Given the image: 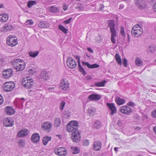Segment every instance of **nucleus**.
Masks as SVG:
<instances>
[{"label": "nucleus", "mask_w": 156, "mask_h": 156, "mask_svg": "<svg viewBox=\"0 0 156 156\" xmlns=\"http://www.w3.org/2000/svg\"><path fill=\"white\" fill-rule=\"evenodd\" d=\"M66 129L67 131L69 132H72V133L78 131V129H75L69 123L67 125Z\"/></svg>", "instance_id": "b1692460"}, {"label": "nucleus", "mask_w": 156, "mask_h": 156, "mask_svg": "<svg viewBox=\"0 0 156 156\" xmlns=\"http://www.w3.org/2000/svg\"><path fill=\"white\" fill-rule=\"evenodd\" d=\"M155 51V48L153 46H149L147 49L148 54L153 53Z\"/></svg>", "instance_id": "4c0bfd02"}, {"label": "nucleus", "mask_w": 156, "mask_h": 156, "mask_svg": "<svg viewBox=\"0 0 156 156\" xmlns=\"http://www.w3.org/2000/svg\"><path fill=\"white\" fill-rule=\"evenodd\" d=\"M154 132L156 134V126H155L154 128Z\"/></svg>", "instance_id": "774afa93"}, {"label": "nucleus", "mask_w": 156, "mask_h": 156, "mask_svg": "<svg viewBox=\"0 0 156 156\" xmlns=\"http://www.w3.org/2000/svg\"><path fill=\"white\" fill-rule=\"evenodd\" d=\"M101 124L100 122L99 121H96L94 123L93 126L97 129H98L101 127Z\"/></svg>", "instance_id": "a19ab883"}, {"label": "nucleus", "mask_w": 156, "mask_h": 156, "mask_svg": "<svg viewBox=\"0 0 156 156\" xmlns=\"http://www.w3.org/2000/svg\"><path fill=\"white\" fill-rule=\"evenodd\" d=\"M106 105L109 109L111 110V112L110 114L111 115H112L116 113L117 109L114 103H107L106 104Z\"/></svg>", "instance_id": "4468645a"}, {"label": "nucleus", "mask_w": 156, "mask_h": 156, "mask_svg": "<svg viewBox=\"0 0 156 156\" xmlns=\"http://www.w3.org/2000/svg\"><path fill=\"white\" fill-rule=\"evenodd\" d=\"M95 109L94 108H90L88 109V112L90 114V115L93 116L95 114Z\"/></svg>", "instance_id": "37998d69"}, {"label": "nucleus", "mask_w": 156, "mask_h": 156, "mask_svg": "<svg viewBox=\"0 0 156 156\" xmlns=\"http://www.w3.org/2000/svg\"><path fill=\"white\" fill-rule=\"evenodd\" d=\"M28 134V130L26 129H23L20 130L18 133V137H24Z\"/></svg>", "instance_id": "6ab92c4d"}, {"label": "nucleus", "mask_w": 156, "mask_h": 156, "mask_svg": "<svg viewBox=\"0 0 156 156\" xmlns=\"http://www.w3.org/2000/svg\"><path fill=\"white\" fill-rule=\"evenodd\" d=\"M69 123L75 129H78V123L77 121L73 120L70 121Z\"/></svg>", "instance_id": "c85d7f7f"}, {"label": "nucleus", "mask_w": 156, "mask_h": 156, "mask_svg": "<svg viewBox=\"0 0 156 156\" xmlns=\"http://www.w3.org/2000/svg\"><path fill=\"white\" fill-rule=\"evenodd\" d=\"M28 71L31 74H33L34 72V70L33 69H29Z\"/></svg>", "instance_id": "052dcab7"}, {"label": "nucleus", "mask_w": 156, "mask_h": 156, "mask_svg": "<svg viewBox=\"0 0 156 156\" xmlns=\"http://www.w3.org/2000/svg\"><path fill=\"white\" fill-rule=\"evenodd\" d=\"M151 113L152 116L154 118H156V109L153 111Z\"/></svg>", "instance_id": "5fc2aeb1"}, {"label": "nucleus", "mask_w": 156, "mask_h": 156, "mask_svg": "<svg viewBox=\"0 0 156 156\" xmlns=\"http://www.w3.org/2000/svg\"><path fill=\"white\" fill-rule=\"evenodd\" d=\"M87 50L90 52H91V53H93V49L90 48H87Z\"/></svg>", "instance_id": "bf43d9fd"}, {"label": "nucleus", "mask_w": 156, "mask_h": 156, "mask_svg": "<svg viewBox=\"0 0 156 156\" xmlns=\"http://www.w3.org/2000/svg\"><path fill=\"white\" fill-rule=\"evenodd\" d=\"M3 102V99L2 96L0 94V105H1Z\"/></svg>", "instance_id": "4d7b16f0"}, {"label": "nucleus", "mask_w": 156, "mask_h": 156, "mask_svg": "<svg viewBox=\"0 0 156 156\" xmlns=\"http://www.w3.org/2000/svg\"><path fill=\"white\" fill-rule=\"evenodd\" d=\"M115 24L113 21H110L109 23L108 26L110 27V30L111 33V40L113 44L115 43V37L118 34L115 28Z\"/></svg>", "instance_id": "f03ea898"}, {"label": "nucleus", "mask_w": 156, "mask_h": 156, "mask_svg": "<svg viewBox=\"0 0 156 156\" xmlns=\"http://www.w3.org/2000/svg\"><path fill=\"white\" fill-rule=\"evenodd\" d=\"M104 7V6L103 5L101 4L100 5V9L101 10H102L103 9Z\"/></svg>", "instance_id": "e2e57ef3"}, {"label": "nucleus", "mask_w": 156, "mask_h": 156, "mask_svg": "<svg viewBox=\"0 0 156 156\" xmlns=\"http://www.w3.org/2000/svg\"><path fill=\"white\" fill-rule=\"evenodd\" d=\"M123 64L124 66L126 67L127 64V61L126 59L124 58H123Z\"/></svg>", "instance_id": "603ef678"}, {"label": "nucleus", "mask_w": 156, "mask_h": 156, "mask_svg": "<svg viewBox=\"0 0 156 156\" xmlns=\"http://www.w3.org/2000/svg\"><path fill=\"white\" fill-rule=\"evenodd\" d=\"M55 87L53 86L49 87L48 88L49 90L51 92H53L54 91Z\"/></svg>", "instance_id": "6e6d98bb"}, {"label": "nucleus", "mask_w": 156, "mask_h": 156, "mask_svg": "<svg viewBox=\"0 0 156 156\" xmlns=\"http://www.w3.org/2000/svg\"><path fill=\"white\" fill-rule=\"evenodd\" d=\"M49 24L46 21H42L40 22L38 24V27L40 28H47L49 27Z\"/></svg>", "instance_id": "4be33fe9"}, {"label": "nucleus", "mask_w": 156, "mask_h": 156, "mask_svg": "<svg viewBox=\"0 0 156 156\" xmlns=\"http://www.w3.org/2000/svg\"><path fill=\"white\" fill-rule=\"evenodd\" d=\"M3 125L6 127L12 126L14 125V121L10 118H6L4 120Z\"/></svg>", "instance_id": "2eb2a0df"}, {"label": "nucleus", "mask_w": 156, "mask_h": 156, "mask_svg": "<svg viewBox=\"0 0 156 156\" xmlns=\"http://www.w3.org/2000/svg\"><path fill=\"white\" fill-rule=\"evenodd\" d=\"M135 62L136 65L138 66H142L143 63L142 60L138 57L136 58Z\"/></svg>", "instance_id": "c756f323"}, {"label": "nucleus", "mask_w": 156, "mask_h": 156, "mask_svg": "<svg viewBox=\"0 0 156 156\" xmlns=\"http://www.w3.org/2000/svg\"><path fill=\"white\" fill-rule=\"evenodd\" d=\"M115 101L117 104L119 105L124 104L125 102L124 99H122L119 97L115 98Z\"/></svg>", "instance_id": "bb28decb"}, {"label": "nucleus", "mask_w": 156, "mask_h": 156, "mask_svg": "<svg viewBox=\"0 0 156 156\" xmlns=\"http://www.w3.org/2000/svg\"><path fill=\"white\" fill-rule=\"evenodd\" d=\"M135 2L137 7L141 10L147 8V2L145 0H135Z\"/></svg>", "instance_id": "39448f33"}, {"label": "nucleus", "mask_w": 156, "mask_h": 156, "mask_svg": "<svg viewBox=\"0 0 156 156\" xmlns=\"http://www.w3.org/2000/svg\"><path fill=\"white\" fill-rule=\"evenodd\" d=\"M153 8L154 11L156 12V2L154 4L153 7Z\"/></svg>", "instance_id": "69168bd1"}, {"label": "nucleus", "mask_w": 156, "mask_h": 156, "mask_svg": "<svg viewBox=\"0 0 156 156\" xmlns=\"http://www.w3.org/2000/svg\"><path fill=\"white\" fill-rule=\"evenodd\" d=\"M50 12L52 13H56L59 12L58 8L55 5L51 6L48 7Z\"/></svg>", "instance_id": "5701e85b"}, {"label": "nucleus", "mask_w": 156, "mask_h": 156, "mask_svg": "<svg viewBox=\"0 0 156 156\" xmlns=\"http://www.w3.org/2000/svg\"><path fill=\"white\" fill-rule=\"evenodd\" d=\"M18 143L20 147H23L25 145L24 141L23 140H19L18 141Z\"/></svg>", "instance_id": "79ce46f5"}, {"label": "nucleus", "mask_w": 156, "mask_h": 156, "mask_svg": "<svg viewBox=\"0 0 156 156\" xmlns=\"http://www.w3.org/2000/svg\"><path fill=\"white\" fill-rule=\"evenodd\" d=\"M71 149L73 151L72 153L73 154H78L80 151V149L77 147H71Z\"/></svg>", "instance_id": "58836bf2"}, {"label": "nucleus", "mask_w": 156, "mask_h": 156, "mask_svg": "<svg viewBox=\"0 0 156 156\" xmlns=\"http://www.w3.org/2000/svg\"><path fill=\"white\" fill-rule=\"evenodd\" d=\"M106 83V81L105 80H104L101 82H95L94 85L98 87H104Z\"/></svg>", "instance_id": "72a5a7b5"}, {"label": "nucleus", "mask_w": 156, "mask_h": 156, "mask_svg": "<svg viewBox=\"0 0 156 156\" xmlns=\"http://www.w3.org/2000/svg\"><path fill=\"white\" fill-rule=\"evenodd\" d=\"M22 85L27 89H30L34 85V81L32 79L29 77L24 78L22 80Z\"/></svg>", "instance_id": "20e7f679"}, {"label": "nucleus", "mask_w": 156, "mask_h": 156, "mask_svg": "<svg viewBox=\"0 0 156 156\" xmlns=\"http://www.w3.org/2000/svg\"><path fill=\"white\" fill-rule=\"evenodd\" d=\"M119 111L122 113L127 115H130L132 112V109L128 106L124 105L121 106Z\"/></svg>", "instance_id": "9d476101"}, {"label": "nucleus", "mask_w": 156, "mask_h": 156, "mask_svg": "<svg viewBox=\"0 0 156 156\" xmlns=\"http://www.w3.org/2000/svg\"><path fill=\"white\" fill-rule=\"evenodd\" d=\"M40 136L38 133L33 134L31 137V140L34 143H37L40 140Z\"/></svg>", "instance_id": "412c9836"}, {"label": "nucleus", "mask_w": 156, "mask_h": 156, "mask_svg": "<svg viewBox=\"0 0 156 156\" xmlns=\"http://www.w3.org/2000/svg\"><path fill=\"white\" fill-rule=\"evenodd\" d=\"M13 73V71L11 69L4 70L2 72L3 77L4 79H8L12 76Z\"/></svg>", "instance_id": "9b49d317"}, {"label": "nucleus", "mask_w": 156, "mask_h": 156, "mask_svg": "<svg viewBox=\"0 0 156 156\" xmlns=\"http://www.w3.org/2000/svg\"><path fill=\"white\" fill-rule=\"evenodd\" d=\"M3 27L4 29L7 31L12 30L14 28L12 25L9 23L5 24Z\"/></svg>", "instance_id": "cd10ccee"}, {"label": "nucleus", "mask_w": 156, "mask_h": 156, "mask_svg": "<svg viewBox=\"0 0 156 156\" xmlns=\"http://www.w3.org/2000/svg\"><path fill=\"white\" fill-rule=\"evenodd\" d=\"M51 137L50 136L44 137L43 139V143L44 145H46L47 144L48 142L51 140Z\"/></svg>", "instance_id": "473e14b6"}, {"label": "nucleus", "mask_w": 156, "mask_h": 156, "mask_svg": "<svg viewBox=\"0 0 156 156\" xmlns=\"http://www.w3.org/2000/svg\"><path fill=\"white\" fill-rule=\"evenodd\" d=\"M117 124L119 126H121L122 125V123L121 121H118Z\"/></svg>", "instance_id": "338daca9"}, {"label": "nucleus", "mask_w": 156, "mask_h": 156, "mask_svg": "<svg viewBox=\"0 0 156 156\" xmlns=\"http://www.w3.org/2000/svg\"><path fill=\"white\" fill-rule=\"evenodd\" d=\"M54 152L56 154L60 156H65L67 153V151L63 147H59L55 149Z\"/></svg>", "instance_id": "6e6552de"}, {"label": "nucleus", "mask_w": 156, "mask_h": 156, "mask_svg": "<svg viewBox=\"0 0 156 156\" xmlns=\"http://www.w3.org/2000/svg\"><path fill=\"white\" fill-rule=\"evenodd\" d=\"M3 90L5 92H10L13 90L15 87V83L11 81L7 82L4 84Z\"/></svg>", "instance_id": "423d86ee"}, {"label": "nucleus", "mask_w": 156, "mask_h": 156, "mask_svg": "<svg viewBox=\"0 0 156 156\" xmlns=\"http://www.w3.org/2000/svg\"><path fill=\"white\" fill-rule=\"evenodd\" d=\"M66 63L68 67L71 69L75 68L77 66L76 62L72 57L68 58L67 60Z\"/></svg>", "instance_id": "1a4fd4ad"}, {"label": "nucleus", "mask_w": 156, "mask_h": 156, "mask_svg": "<svg viewBox=\"0 0 156 156\" xmlns=\"http://www.w3.org/2000/svg\"><path fill=\"white\" fill-rule=\"evenodd\" d=\"M83 65L87 66L88 68H90V64L87 62H82Z\"/></svg>", "instance_id": "8fccbe9b"}, {"label": "nucleus", "mask_w": 156, "mask_h": 156, "mask_svg": "<svg viewBox=\"0 0 156 156\" xmlns=\"http://www.w3.org/2000/svg\"><path fill=\"white\" fill-rule=\"evenodd\" d=\"M12 65H14L13 67L17 71H21L25 67V63L24 61L19 58L13 59L11 62Z\"/></svg>", "instance_id": "f257e3e1"}, {"label": "nucleus", "mask_w": 156, "mask_h": 156, "mask_svg": "<svg viewBox=\"0 0 156 156\" xmlns=\"http://www.w3.org/2000/svg\"><path fill=\"white\" fill-rule=\"evenodd\" d=\"M20 101L21 102V103H23L22 102V101H25L24 100V98H20V99H17L16 100V101Z\"/></svg>", "instance_id": "680f3d73"}, {"label": "nucleus", "mask_w": 156, "mask_h": 156, "mask_svg": "<svg viewBox=\"0 0 156 156\" xmlns=\"http://www.w3.org/2000/svg\"><path fill=\"white\" fill-rule=\"evenodd\" d=\"M52 126V124L49 122H44L41 125L42 128L45 130L50 129L51 128Z\"/></svg>", "instance_id": "a211bd4d"}, {"label": "nucleus", "mask_w": 156, "mask_h": 156, "mask_svg": "<svg viewBox=\"0 0 156 156\" xmlns=\"http://www.w3.org/2000/svg\"><path fill=\"white\" fill-rule=\"evenodd\" d=\"M54 124L55 126H58L61 125V120L58 117H55L54 119Z\"/></svg>", "instance_id": "f704fd0d"}, {"label": "nucleus", "mask_w": 156, "mask_h": 156, "mask_svg": "<svg viewBox=\"0 0 156 156\" xmlns=\"http://www.w3.org/2000/svg\"><path fill=\"white\" fill-rule=\"evenodd\" d=\"M99 67V65L95 63L91 65L90 64V69L96 68Z\"/></svg>", "instance_id": "c03bdc74"}, {"label": "nucleus", "mask_w": 156, "mask_h": 156, "mask_svg": "<svg viewBox=\"0 0 156 156\" xmlns=\"http://www.w3.org/2000/svg\"><path fill=\"white\" fill-rule=\"evenodd\" d=\"M115 58L118 63L120 65H121L122 63L120 55L118 54H116L115 55Z\"/></svg>", "instance_id": "e433bc0d"}, {"label": "nucleus", "mask_w": 156, "mask_h": 156, "mask_svg": "<svg viewBox=\"0 0 156 156\" xmlns=\"http://www.w3.org/2000/svg\"><path fill=\"white\" fill-rule=\"evenodd\" d=\"M124 6L123 5V4L120 5L119 6V9H123L124 8Z\"/></svg>", "instance_id": "0e129e2a"}, {"label": "nucleus", "mask_w": 156, "mask_h": 156, "mask_svg": "<svg viewBox=\"0 0 156 156\" xmlns=\"http://www.w3.org/2000/svg\"><path fill=\"white\" fill-rule=\"evenodd\" d=\"M128 106H131L132 107H134L135 105V104L132 102H129L127 103Z\"/></svg>", "instance_id": "3c124183"}, {"label": "nucleus", "mask_w": 156, "mask_h": 156, "mask_svg": "<svg viewBox=\"0 0 156 156\" xmlns=\"http://www.w3.org/2000/svg\"><path fill=\"white\" fill-rule=\"evenodd\" d=\"M131 32L133 36L138 37L142 34L143 29L138 24L136 25L132 28Z\"/></svg>", "instance_id": "7ed1b4c3"}, {"label": "nucleus", "mask_w": 156, "mask_h": 156, "mask_svg": "<svg viewBox=\"0 0 156 156\" xmlns=\"http://www.w3.org/2000/svg\"><path fill=\"white\" fill-rule=\"evenodd\" d=\"M36 2L34 1H28L27 6L28 8H30L33 6L36 5Z\"/></svg>", "instance_id": "c9c22d12"}, {"label": "nucleus", "mask_w": 156, "mask_h": 156, "mask_svg": "<svg viewBox=\"0 0 156 156\" xmlns=\"http://www.w3.org/2000/svg\"><path fill=\"white\" fill-rule=\"evenodd\" d=\"M88 98L90 101H97L101 98V96L97 94H92L90 95Z\"/></svg>", "instance_id": "f3484780"}, {"label": "nucleus", "mask_w": 156, "mask_h": 156, "mask_svg": "<svg viewBox=\"0 0 156 156\" xmlns=\"http://www.w3.org/2000/svg\"><path fill=\"white\" fill-rule=\"evenodd\" d=\"M9 19L8 16L6 14L4 13L0 15V21L2 22L7 21Z\"/></svg>", "instance_id": "393cba45"}, {"label": "nucleus", "mask_w": 156, "mask_h": 156, "mask_svg": "<svg viewBox=\"0 0 156 156\" xmlns=\"http://www.w3.org/2000/svg\"><path fill=\"white\" fill-rule=\"evenodd\" d=\"M102 144L100 141L98 140L94 142L93 144L94 150L96 151H100L101 147Z\"/></svg>", "instance_id": "dca6fc26"}, {"label": "nucleus", "mask_w": 156, "mask_h": 156, "mask_svg": "<svg viewBox=\"0 0 156 156\" xmlns=\"http://www.w3.org/2000/svg\"><path fill=\"white\" fill-rule=\"evenodd\" d=\"M120 33L121 35L124 37L126 36V34L125 33L124 27H121Z\"/></svg>", "instance_id": "49530a36"}, {"label": "nucleus", "mask_w": 156, "mask_h": 156, "mask_svg": "<svg viewBox=\"0 0 156 156\" xmlns=\"http://www.w3.org/2000/svg\"><path fill=\"white\" fill-rule=\"evenodd\" d=\"M89 142L88 140H85L83 141V145L84 146H87L89 144Z\"/></svg>", "instance_id": "de8ad7c7"}, {"label": "nucleus", "mask_w": 156, "mask_h": 156, "mask_svg": "<svg viewBox=\"0 0 156 156\" xmlns=\"http://www.w3.org/2000/svg\"><path fill=\"white\" fill-rule=\"evenodd\" d=\"M5 112L8 115H11L15 113V111L11 107L8 106L6 107L5 109Z\"/></svg>", "instance_id": "aec40b11"}, {"label": "nucleus", "mask_w": 156, "mask_h": 156, "mask_svg": "<svg viewBox=\"0 0 156 156\" xmlns=\"http://www.w3.org/2000/svg\"><path fill=\"white\" fill-rule=\"evenodd\" d=\"M39 54V51H30L29 52V56L32 58H35Z\"/></svg>", "instance_id": "2f4dec72"}, {"label": "nucleus", "mask_w": 156, "mask_h": 156, "mask_svg": "<svg viewBox=\"0 0 156 156\" xmlns=\"http://www.w3.org/2000/svg\"><path fill=\"white\" fill-rule=\"evenodd\" d=\"M68 9V6L67 5H64L63 6V9L64 11H66Z\"/></svg>", "instance_id": "13d9d810"}, {"label": "nucleus", "mask_w": 156, "mask_h": 156, "mask_svg": "<svg viewBox=\"0 0 156 156\" xmlns=\"http://www.w3.org/2000/svg\"><path fill=\"white\" fill-rule=\"evenodd\" d=\"M60 88L63 90H66L69 89V83L66 79H62L61 80L59 85Z\"/></svg>", "instance_id": "f8f14e48"}, {"label": "nucleus", "mask_w": 156, "mask_h": 156, "mask_svg": "<svg viewBox=\"0 0 156 156\" xmlns=\"http://www.w3.org/2000/svg\"><path fill=\"white\" fill-rule=\"evenodd\" d=\"M26 23L27 25H31L34 23L32 20H28Z\"/></svg>", "instance_id": "09e8293b"}, {"label": "nucleus", "mask_w": 156, "mask_h": 156, "mask_svg": "<svg viewBox=\"0 0 156 156\" xmlns=\"http://www.w3.org/2000/svg\"><path fill=\"white\" fill-rule=\"evenodd\" d=\"M80 133L78 131L73 133L72 134L71 139L73 142H79L80 140Z\"/></svg>", "instance_id": "ddd939ff"}, {"label": "nucleus", "mask_w": 156, "mask_h": 156, "mask_svg": "<svg viewBox=\"0 0 156 156\" xmlns=\"http://www.w3.org/2000/svg\"><path fill=\"white\" fill-rule=\"evenodd\" d=\"M58 27L59 29L64 33L66 34L67 33L68 30L60 24L58 25Z\"/></svg>", "instance_id": "ea45409f"}, {"label": "nucleus", "mask_w": 156, "mask_h": 156, "mask_svg": "<svg viewBox=\"0 0 156 156\" xmlns=\"http://www.w3.org/2000/svg\"><path fill=\"white\" fill-rule=\"evenodd\" d=\"M17 38L16 37L9 36L7 39V43L8 45L13 47L18 43Z\"/></svg>", "instance_id": "0eeeda50"}, {"label": "nucleus", "mask_w": 156, "mask_h": 156, "mask_svg": "<svg viewBox=\"0 0 156 156\" xmlns=\"http://www.w3.org/2000/svg\"><path fill=\"white\" fill-rule=\"evenodd\" d=\"M66 103L64 101H62L60 105V109L62 110L63 109Z\"/></svg>", "instance_id": "a18cd8bd"}, {"label": "nucleus", "mask_w": 156, "mask_h": 156, "mask_svg": "<svg viewBox=\"0 0 156 156\" xmlns=\"http://www.w3.org/2000/svg\"><path fill=\"white\" fill-rule=\"evenodd\" d=\"M77 59L78 60V67L79 68V70L81 73H82V74H83V75L85 76L86 74V72L84 70V69L81 66L80 63L79 62V60L80 59L79 57L77 56Z\"/></svg>", "instance_id": "a878e982"}, {"label": "nucleus", "mask_w": 156, "mask_h": 156, "mask_svg": "<svg viewBox=\"0 0 156 156\" xmlns=\"http://www.w3.org/2000/svg\"><path fill=\"white\" fill-rule=\"evenodd\" d=\"M72 18H70L68 20H67L64 21V22L66 24H69Z\"/></svg>", "instance_id": "864d4df0"}, {"label": "nucleus", "mask_w": 156, "mask_h": 156, "mask_svg": "<svg viewBox=\"0 0 156 156\" xmlns=\"http://www.w3.org/2000/svg\"><path fill=\"white\" fill-rule=\"evenodd\" d=\"M41 78L46 80L49 79L48 74L45 71H42L41 73Z\"/></svg>", "instance_id": "7c9ffc66"}]
</instances>
